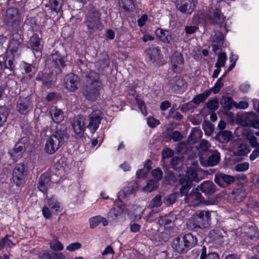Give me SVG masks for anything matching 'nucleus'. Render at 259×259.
Segmentation results:
<instances>
[{
    "mask_svg": "<svg viewBox=\"0 0 259 259\" xmlns=\"http://www.w3.org/2000/svg\"><path fill=\"white\" fill-rule=\"evenodd\" d=\"M219 180H222L227 185L231 184L234 181V179L233 177L224 174H220L218 176V178L215 179V182L219 185H221Z\"/></svg>",
    "mask_w": 259,
    "mask_h": 259,
    "instance_id": "34",
    "label": "nucleus"
},
{
    "mask_svg": "<svg viewBox=\"0 0 259 259\" xmlns=\"http://www.w3.org/2000/svg\"><path fill=\"white\" fill-rule=\"evenodd\" d=\"M225 20V17L219 9L214 11L212 18L211 19V23L214 24H223Z\"/></svg>",
    "mask_w": 259,
    "mask_h": 259,
    "instance_id": "32",
    "label": "nucleus"
},
{
    "mask_svg": "<svg viewBox=\"0 0 259 259\" xmlns=\"http://www.w3.org/2000/svg\"><path fill=\"white\" fill-rule=\"evenodd\" d=\"M236 103L232 98L228 97L225 100L224 105L226 109L230 110L233 107L235 108Z\"/></svg>",
    "mask_w": 259,
    "mask_h": 259,
    "instance_id": "52",
    "label": "nucleus"
},
{
    "mask_svg": "<svg viewBox=\"0 0 259 259\" xmlns=\"http://www.w3.org/2000/svg\"><path fill=\"white\" fill-rule=\"evenodd\" d=\"M67 135L66 127L62 124L57 125L55 130L46 142L45 152L49 154L55 153L64 144Z\"/></svg>",
    "mask_w": 259,
    "mask_h": 259,
    "instance_id": "1",
    "label": "nucleus"
},
{
    "mask_svg": "<svg viewBox=\"0 0 259 259\" xmlns=\"http://www.w3.org/2000/svg\"><path fill=\"white\" fill-rule=\"evenodd\" d=\"M220 160V154L216 151L208 157L207 160V164L209 166H213L217 165Z\"/></svg>",
    "mask_w": 259,
    "mask_h": 259,
    "instance_id": "31",
    "label": "nucleus"
},
{
    "mask_svg": "<svg viewBox=\"0 0 259 259\" xmlns=\"http://www.w3.org/2000/svg\"><path fill=\"white\" fill-rule=\"evenodd\" d=\"M221 194H217L214 197L208 199L205 204L207 205L217 204L221 200Z\"/></svg>",
    "mask_w": 259,
    "mask_h": 259,
    "instance_id": "50",
    "label": "nucleus"
},
{
    "mask_svg": "<svg viewBox=\"0 0 259 259\" xmlns=\"http://www.w3.org/2000/svg\"><path fill=\"white\" fill-rule=\"evenodd\" d=\"M235 108L238 109H246L249 106V103L247 101H241L239 103H236Z\"/></svg>",
    "mask_w": 259,
    "mask_h": 259,
    "instance_id": "63",
    "label": "nucleus"
},
{
    "mask_svg": "<svg viewBox=\"0 0 259 259\" xmlns=\"http://www.w3.org/2000/svg\"><path fill=\"white\" fill-rule=\"evenodd\" d=\"M248 140L249 141V143L251 146L255 148V149L259 148V143L257 141V140L255 137L254 136H250Z\"/></svg>",
    "mask_w": 259,
    "mask_h": 259,
    "instance_id": "64",
    "label": "nucleus"
},
{
    "mask_svg": "<svg viewBox=\"0 0 259 259\" xmlns=\"http://www.w3.org/2000/svg\"><path fill=\"white\" fill-rule=\"evenodd\" d=\"M102 112L100 110H94L87 119V128L92 134L95 133L99 127L102 119Z\"/></svg>",
    "mask_w": 259,
    "mask_h": 259,
    "instance_id": "5",
    "label": "nucleus"
},
{
    "mask_svg": "<svg viewBox=\"0 0 259 259\" xmlns=\"http://www.w3.org/2000/svg\"><path fill=\"white\" fill-rule=\"evenodd\" d=\"M177 9L181 12L191 14L194 10L193 0H176Z\"/></svg>",
    "mask_w": 259,
    "mask_h": 259,
    "instance_id": "13",
    "label": "nucleus"
},
{
    "mask_svg": "<svg viewBox=\"0 0 259 259\" xmlns=\"http://www.w3.org/2000/svg\"><path fill=\"white\" fill-rule=\"evenodd\" d=\"M137 189V183L135 182H131L118 193V197L123 198L131 194H134Z\"/></svg>",
    "mask_w": 259,
    "mask_h": 259,
    "instance_id": "21",
    "label": "nucleus"
},
{
    "mask_svg": "<svg viewBox=\"0 0 259 259\" xmlns=\"http://www.w3.org/2000/svg\"><path fill=\"white\" fill-rule=\"evenodd\" d=\"M170 88L174 92H180L186 87V82L180 77L175 76L169 83Z\"/></svg>",
    "mask_w": 259,
    "mask_h": 259,
    "instance_id": "15",
    "label": "nucleus"
},
{
    "mask_svg": "<svg viewBox=\"0 0 259 259\" xmlns=\"http://www.w3.org/2000/svg\"><path fill=\"white\" fill-rule=\"evenodd\" d=\"M196 188L197 190L201 191L206 195H212L217 190L216 186L211 181H209L203 182Z\"/></svg>",
    "mask_w": 259,
    "mask_h": 259,
    "instance_id": "14",
    "label": "nucleus"
},
{
    "mask_svg": "<svg viewBox=\"0 0 259 259\" xmlns=\"http://www.w3.org/2000/svg\"><path fill=\"white\" fill-rule=\"evenodd\" d=\"M250 151V148L249 145L246 144H241L238 148V154L240 155H244Z\"/></svg>",
    "mask_w": 259,
    "mask_h": 259,
    "instance_id": "48",
    "label": "nucleus"
},
{
    "mask_svg": "<svg viewBox=\"0 0 259 259\" xmlns=\"http://www.w3.org/2000/svg\"><path fill=\"white\" fill-rule=\"evenodd\" d=\"M210 222V213L208 211L199 210L194 213L187 223L191 228H207Z\"/></svg>",
    "mask_w": 259,
    "mask_h": 259,
    "instance_id": "3",
    "label": "nucleus"
},
{
    "mask_svg": "<svg viewBox=\"0 0 259 259\" xmlns=\"http://www.w3.org/2000/svg\"><path fill=\"white\" fill-rule=\"evenodd\" d=\"M182 239L188 249L193 247L197 242V238L191 233L186 234Z\"/></svg>",
    "mask_w": 259,
    "mask_h": 259,
    "instance_id": "27",
    "label": "nucleus"
},
{
    "mask_svg": "<svg viewBox=\"0 0 259 259\" xmlns=\"http://www.w3.org/2000/svg\"><path fill=\"white\" fill-rule=\"evenodd\" d=\"M16 57H11L6 55V59L5 62V66L10 70H13L14 68L13 60Z\"/></svg>",
    "mask_w": 259,
    "mask_h": 259,
    "instance_id": "54",
    "label": "nucleus"
},
{
    "mask_svg": "<svg viewBox=\"0 0 259 259\" xmlns=\"http://www.w3.org/2000/svg\"><path fill=\"white\" fill-rule=\"evenodd\" d=\"M207 107L210 110H217L219 107L218 102L215 100H209Z\"/></svg>",
    "mask_w": 259,
    "mask_h": 259,
    "instance_id": "59",
    "label": "nucleus"
},
{
    "mask_svg": "<svg viewBox=\"0 0 259 259\" xmlns=\"http://www.w3.org/2000/svg\"><path fill=\"white\" fill-rule=\"evenodd\" d=\"M101 15L100 11L95 8L91 9L88 11L84 24L90 33H93L99 28L101 25Z\"/></svg>",
    "mask_w": 259,
    "mask_h": 259,
    "instance_id": "4",
    "label": "nucleus"
},
{
    "mask_svg": "<svg viewBox=\"0 0 259 259\" xmlns=\"http://www.w3.org/2000/svg\"><path fill=\"white\" fill-rule=\"evenodd\" d=\"M119 5L123 9L128 10L132 5V0H119Z\"/></svg>",
    "mask_w": 259,
    "mask_h": 259,
    "instance_id": "58",
    "label": "nucleus"
},
{
    "mask_svg": "<svg viewBox=\"0 0 259 259\" xmlns=\"http://www.w3.org/2000/svg\"><path fill=\"white\" fill-rule=\"evenodd\" d=\"M38 256L39 259H53V252L46 250L39 252Z\"/></svg>",
    "mask_w": 259,
    "mask_h": 259,
    "instance_id": "56",
    "label": "nucleus"
},
{
    "mask_svg": "<svg viewBox=\"0 0 259 259\" xmlns=\"http://www.w3.org/2000/svg\"><path fill=\"white\" fill-rule=\"evenodd\" d=\"M177 198V195L175 193L171 194L166 196L163 200L164 204L166 205H170L175 203Z\"/></svg>",
    "mask_w": 259,
    "mask_h": 259,
    "instance_id": "53",
    "label": "nucleus"
},
{
    "mask_svg": "<svg viewBox=\"0 0 259 259\" xmlns=\"http://www.w3.org/2000/svg\"><path fill=\"white\" fill-rule=\"evenodd\" d=\"M51 9L52 11L58 13L61 11V5L58 0H50Z\"/></svg>",
    "mask_w": 259,
    "mask_h": 259,
    "instance_id": "49",
    "label": "nucleus"
},
{
    "mask_svg": "<svg viewBox=\"0 0 259 259\" xmlns=\"http://www.w3.org/2000/svg\"><path fill=\"white\" fill-rule=\"evenodd\" d=\"M155 34L162 41L166 43H169L172 39L171 35L168 31L161 28L156 30Z\"/></svg>",
    "mask_w": 259,
    "mask_h": 259,
    "instance_id": "25",
    "label": "nucleus"
},
{
    "mask_svg": "<svg viewBox=\"0 0 259 259\" xmlns=\"http://www.w3.org/2000/svg\"><path fill=\"white\" fill-rule=\"evenodd\" d=\"M158 186V182L153 180H150L148 182L147 185L143 188V191L147 192H151L155 190Z\"/></svg>",
    "mask_w": 259,
    "mask_h": 259,
    "instance_id": "40",
    "label": "nucleus"
},
{
    "mask_svg": "<svg viewBox=\"0 0 259 259\" xmlns=\"http://www.w3.org/2000/svg\"><path fill=\"white\" fill-rule=\"evenodd\" d=\"M224 35L219 32H216L212 38L213 50L219 49L223 45Z\"/></svg>",
    "mask_w": 259,
    "mask_h": 259,
    "instance_id": "26",
    "label": "nucleus"
},
{
    "mask_svg": "<svg viewBox=\"0 0 259 259\" xmlns=\"http://www.w3.org/2000/svg\"><path fill=\"white\" fill-rule=\"evenodd\" d=\"M151 168L150 166L147 165V163L145 164L143 168L137 171L136 175L137 178H140L146 177Z\"/></svg>",
    "mask_w": 259,
    "mask_h": 259,
    "instance_id": "46",
    "label": "nucleus"
},
{
    "mask_svg": "<svg viewBox=\"0 0 259 259\" xmlns=\"http://www.w3.org/2000/svg\"><path fill=\"white\" fill-rule=\"evenodd\" d=\"M49 113L52 120L55 123H60L64 120L63 112L61 109L57 108L56 106H52L50 108Z\"/></svg>",
    "mask_w": 259,
    "mask_h": 259,
    "instance_id": "19",
    "label": "nucleus"
},
{
    "mask_svg": "<svg viewBox=\"0 0 259 259\" xmlns=\"http://www.w3.org/2000/svg\"><path fill=\"white\" fill-rule=\"evenodd\" d=\"M12 245H13L12 241L7 237H5L0 240V249H3L6 246L10 247Z\"/></svg>",
    "mask_w": 259,
    "mask_h": 259,
    "instance_id": "60",
    "label": "nucleus"
},
{
    "mask_svg": "<svg viewBox=\"0 0 259 259\" xmlns=\"http://www.w3.org/2000/svg\"><path fill=\"white\" fill-rule=\"evenodd\" d=\"M26 176V171L24 164L23 163L17 164L12 172V180L17 186H20L25 183Z\"/></svg>",
    "mask_w": 259,
    "mask_h": 259,
    "instance_id": "6",
    "label": "nucleus"
},
{
    "mask_svg": "<svg viewBox=\"0 0 259 259\" xmlns=\"http://www.w3.org/2000/svg\"><path fill=\"white\" fill-rule=\"evenodd\" d=\"M72 127L74 133L78 135L81 136L85 131V126L83 118L79 116L74 118L72 122Z\"/></svg>",
    "mask_w": 259,
    "mask_h": 259,
    "instance_id": "16",
    "label": "nucleus"
},
{
    "mask_svg": "<svg viewBox=\"0 0 259 259\" xmlns=\"http://www.w3.org/2000/svg\"><path fill=\"white\" fill-rule=\"evenodd\" d=\"M89 79L90 84L87 87L83 95L88 100L94 101L99 95L102 83L99 80V75L95 72L90 73Z\"/></svg>",
    "mask_w": 259,
    "mask_h": 259,
    "instance_id": "2",
    "label": "nucleus"
},
{
    "mask_svg": "<svg viewBox=\"0 0 259 259\" xmlns=\"http://www.w3.org/2000/svg\"><path fill=\"white\" fill-rule=\"evenodd\" d=\"M32 109V104L29 99H20L16 105L17 111L22 115L27 114Z\"/></svg>",
    "mask_w": 259,
    "mask_h": 259,
    "instance_id": "11",
    "label": "nucleus"
},
{
    "mask_svg": "<svg viewBox=\"0 0 259 259\" xmlns=\"http://www.w3.org/2000/svg\"><path fill=\"white\" fill-rule=\"evenodd\" d=\"M6 23L8 26H17L19 25L21 18L17 9L11 8L6 11Z\"/></svg>",
    "mask_w": 259,
    "mask_h": 259,
    "instance_id": "7",
    "label": "nucleus"
},
{
    "mask_svg": "<svg viewBox=\"0 0 259 259\" xmlns=\"http://www.w3.org/2000/svg\"><path fill=\"white\" fill-rule=\"evenodd\" d=\"M218 136L225 142L230 141L233 137L232 134L229 131H222L218 133Z\"/></svg>",
    "mask_w": 259,
    "mask_h": 259,
    "instance_id": "38",
    "label": "nucleus"
},
{
    "mask_svg": "<svg viewBox=\"0 0 259 259\" xmlns=\"http://www.w3.org/2000/svg\"><path fill=\"white\" fill-rule=\"evenodd\" d=\"M185 181H189L191 183L192 181L197 180V174L193 168H189L186 172V178H183Z\"/></svg>",
    "mask_w": 259,
    "mask_h": 259,
    "instance_id": "36",
    "label": "nucleus"
},
{
    "mask_svg": "<svg viewBox=\"0 0 259 259\" xmlns=\"http://www.w3.org/2000/svg\"><path fill=\"white\" fill-rule=\"evenodd\" d=\"M52 59L58 68H61L64 66L65 62L62 57L55 54L52 56Z\"/></svg>",
    "mask_w": 259,
    "mask_h": 259,
    "instance_id": "44",
    "label": "nucleus"
},
{
    "mask_svg": "<svg viewBox=\"0 0 259 259\" xmlns=\"http://www.w3.org/2000/svg\"><path fill=\"white\" fill-rule=\"evenodd\" d=\"M211 145L210 143L204 139L200 141L199 149L201 151H210Z\"/></svg>",
    "mask_w": 259,
    "mask_h": 259,
    "instance_id": "42",
    "label": "nucleus"
},
{
    "mask_svg": "<svg viewBox=\"0 0 259 259\" xmlns=\"http://www.w3.org/2000/svg\"><path fill=\"white\" fill-rule=\"evenodd\" d=\"M233 197L237 201H242L246 196V193L242 190L238 189L233 193Z\"/></svg>",
    "mask_w": 259,
    "mask_h": 259,
    "instance_id": "43",
    "label": "nucleus"
},
{
    "mask_svg": "<svg viewBox=\"0 0 259 259\" xmlns=\"http://www.w3.org/2000/svg\"><path fill=\"white\" fill-rule=\"evenodd\" d=\"M23 68L25 71V75L24 78L26 80H29L36 71L35 67L31 64L24 63Z\"/></svg>",
    "mask_w": 259,
    "mask_h": 259,
    "instance_id": "29",
    "label": "nucleus"
},
{
    "mask_svg": "<svg viewBox=\"0 0 259 259\" xmlns=\"http://www.w3.org/2000/svg\"><path fill=\"white\" fill-rule=\"evenodd\" d=\"M227 60V55L225 52H221L218 55L217 62L215 64L217 68L224 67Z\"/></svg>",
    "mask_w": 259,
    "mask_h": 259,
    "instance_id": "39",
    "label": "nucleus"
},
{
    "mask_svg": "<svg viewBox=\"0 0 259 259\" xmlns=\"http://www.w3.org/2000/svg\"><path fill=\"white\" fill-rule=\"evenodd\" d=\"M161 198L160 195H156L151 201L149 207L151 208L158 207L161 205Z\"/></svg>",
    "mask_w": 259,
    "mask_h": 259,
    "instance_id": "47",
    "label": "nucleus"
},
{
    "mask_svg": "<svg viewBox=\"0 0 259 259\" xmlns=\"http://www.w3.org/2000/svg\"><path fill=\"white\" fill-rule=\"evenodd\" d=\"M8 114V109L5 107L0 106V127L6 122Z\"/></svg>",
    "mask_w": 259,
    "mask_h": 259,
    "instance_id": "37",
    "label": "nucleus"
},
{
    "mask_svg": "<svg viewBox=\"0 0 259 259\" xmlns=\"http://www.w3.org/2000/svg\"><path fill=\"white\" fill-rule=\"evenodd\" d=\"M148 61L151 63H158L162 58L160 50L158 47H150L146 51Z\"/></svg>",
    "mask_w": 259,
    "mask_h": 259,
    "instance_id": "12",
    "label": "nucleus"
},
{
    "mask_svg": "<svg viewBox=\"0 0 259 259\" xmlns=\"http://www.w3.org/2000/svg\"><path fill=\"white\" fill-rule=\"evenodd\" d=\"M173 154L174 151L169 148H166L162 151V156L164 159L170 157Z\"/></svg>",
    "mask_w": 259,
    "mask_h": 259,
    "instance_id": "62",
    "label": "nucleus"
},
{
    "mask_svg": "<svg viewBox=\"0 0 259 259\" xmlns=\"http://www.w3.org/2000/svg\"><path fill=\"white\" fill-rule=\"evenodd\" d=\"M47 204L50 208L55 212H58L60 210L61 207V203L59 202L57 198L55 196L48 198L47 199Z\"/></svg>",
    "mask_w": 259,
    "mask_h": 259,
    "instance_id": "30",
    "label": "nucleus"
},
{
    "mask_svg": "<svg viewBox=\"0 0 259 259\" xmlns=\"http://www.w3.org/2000/svg\"><path fill=\"white\" fill-rule=\"evenodd\" d=\"M50 247L54 251H61L64 248L63 245L58 239H55L51 242Z\"/></svg>",
    "mask_w": 259,
    "mask_h": 259,
    "instance_id": "41",
    "label": "nucleus"
},
{
    "mask_svg": "<svg viewBox=\"0 0 259 259\" xmlns=\"http://www.w3.org/2000/svg\"><path fill=\"white\" fill-rule=\"evenodd\" d=\"M210 94V91H205L203 93L197 95L192 100V102L195 104H199L204 102Z\"/></svg>",
    "mask_w": 259,
    "mask_h": 259,
    "instance_id": "33",
    "label": "nucleus"
},
{
    "mask_svg": "<svg viewBox=\"0 0 259 259\" xmlns=\"http://www.w3.org/2000/svg\"><path fill=\"white\" fill-rule=\"evenodd\" d=\"M50 179L48 175H42L39 178L37 187L43 193L47 192V188L50 185Z\"/></svg>",
    "mask_w": 259,
    "mask_h": 259,
    "instance_id": "24",
    "label": "nucleus"
},
{
    "mask_svg": "<svg viewBox=\"0 0 259 259\" xmlns=\"http://www.w3.org/2000/svg\"><path fill=\"white\" fill-rule=\"evenodd\" d=\"M198 191L197 188L192 189L191 193L185 198L186 203L193 206H197L202 204L203 202L204 198Z\"/></svg>",
    "mask_w": 259,
    "mask_h": 259,
    "instance_id": "8",
    "label": "nucleus"
},
{
    "mask_svg": "<svg viewBox=\"0 0 259 259\" xmlns=\"http://www.w3.org/2000/svg\"><path fill=\"white\" fill-rule=\"evenodd\" d=\"M171 69L174 72L179 73L181 71L183 67V58L182 55L180 53L175 54L172 57Z\"/></svg>",
    "mask_w": 259,
    "mask_h": 259,
    "instance_id": "18",
    "label": "nucleus"
},
{
    "mask_svg": "<svg viewBox=\"0 0 259 259\" xmlns=\"http://www.w3.org/2000/svg\"><path fill=\"white\" fill-rule=\"evenodd\" d=\"M223 85L222 77H221L217 80L214 86L212 87L210 90H208L207 91H210V93L212 92L214 94H217L219 92L221 89L223 87Z\"/></svg>",
    "mask_w": 259,
    "mask_h": 259,
    "instance_id": "45",
    "label": "nucleus"
},
{
    "mask_svg": "<svg viewBox=\"0 0 259 259\" xmlns=\"http://www.w3.org/2000/svg\"><path fill=\"white\" fill-rule=\"evenodd\" d=\"M180 183L182 185L180 189V193L182 195H186L191 188V183L189 181H185L183 178L180 180Z\"/></svg>",
    "mask_w": 259,
    "mask_h": 259,
    "instance_id": "35",
    "label": "nucleus"
},
{
    "mask_svg": "<svg viewBox=\"0 0 259 259\" xmlns=\"http://www.w3.org/2000/svg\"><path fill=\"white\" fill-rule=\"evenodd\" d=\"M125 209V205H114V206L110 209L108 212L107 217L111 221H115L124 212Z\"/></svg>",
    "mask_w": 259,
    "mask_h": 259,
    "instance_id": "20",
    "label": "nucleus"
},
{
    "mask_svg": "<svg viewBox=\"0 0 259 259\" xmlns=\"http://www.w3.org/2000/svg\"><path fill=\"white\" fill-rule=\"evenodd\" d=\"M249 167V164L248 162H243L237 164L235 167V169L237 171H244L248 170Z\"/></svg>",
    "mask_w": 259,
    "mask_h": 259,
    "instance_id": "55",
    "label": "nucleus"
},
{
    "mask_svg": "<svg viewBox=\"0 0 259 259\" xmlns=\"http://www.w3.org/2000/svg\"><path fill=\"white\" fill-rule=\"evenodd\" d=\"M246 124L255 128H259V118L254 113H251L246 118Z\"/></svg>",
    "mask_w": 259,
    "mask_h": 259,
    "instance_id": "28",
    "label": "nucleus"
},
{
    "mask_svg": "<svg viewBox=\"0 0 259 259\" xmlns=\"http://www.w3.org/2000/svg\"><path fill=\"white\" fill-rule=\"evenodd\" d=\"M79 78L74 74H67L64 79V88L69 92H74L78 89Z\"/></svg>",
    "mask_w": 259,
    "mask_h": 259,
    "instance_id": "9",
    "label": "nucleus"
},
{
    "mask_svg": "<svg viewBox=\"0 0 259 259\" xmlns=\"http://www.w3.org/2000/svg\"><path fill=\"white\" fill-rule=\"evenodd\" d=\"M148 125L151 127H154L158 125L160 122L158 120L155 119L153 117H149L147 120Z\"/></svg>",
    "mask_w": 259,
    "mask_h": 259,
    "instance_id": "61",
    "label": "nucleus"
},
{
    "mask_svg": "<svg viewBox=\"0 0 259 259\" xmlns=\"http://www.w3.org/2000/svg\"><path fill=\"white\" fill-rule=\"evenodd\" d=\"M101 223L104 226H106L108 224L107 219L101 215H96L89 219L90 227L91 229H94Z\"/></svg>",
    "mask_w": 259,
    "mask_h": 259,
    "instance_id": "23",
    "label": "nucleus"
},
{
    "mask_svg": "<svg viewBox=\"0 0 259 259\" xmlns=\"http://www.w3.org/2000/svg\"><path fill=\"white\" fill-rule=\"evenodd\" d=\"M172 248L179 253L186 252L188 250V248L184 243L182 238L178 237L174 240L172 243Z\"/></svg>",
    "mask_w": 259,
    "mask_h": 259,
    "instance_id": "22",
    "label": "nucleus"
},
{
    "mask_svg": "<svg viewBox=\"0 0 259 259\" xmlns=\"http://www.w3.org/2000/svg\"><path fill=\"white\" fill-rule=\"evenodd\" d=\"M28 48L33 51L41 52L42 45L41 44V39L38 34L34 33L30 38L28 42Z\"/></svg>",
    "mask_w": 259,
    "mask_h": 259,
    "instance_id": "17",
    "label": "nucleus"
},
{
    "mask_svg": "<svg viewBox=\"0 0 259 259\" xmlns=\"http://www.w3.org/2000/svg\"><path fill=\"white\" fill-rule=\"evenodd\" d=\"M81 244L79 242H73L69 244L66 247V249L69 251L73 252L80 249L81 247Z\"/></svg>",
    "mask_w": 259,
    "mask_h": 259,
    "instance_id": "57",
    "label": "nucleus"
},
{
    "mask_svg": "<svg viewBox=\"0 0 259 259\" xmlns=\"http://www.w3.org/2000/svg\"><path fill=\"white\" fill-rule=\"evenodd\" d=\"M21 44L22 40L20 39H11L6 51V55L11 57H17L20 54Z\"/></svg>",
    "mask_w": 259,
    "mask_h": 259,
    "instance_id": "10",
    "label": "nucleus"
},
{
    "mask_svg": "<svg viewBox=\"0 0 259 259\" xmlns=\"http://www.w3.org/2000/svg\"><path fill=\"white\" fill-rule=\"evenodd\" d=\"M136 101L138 105V108L140 110L144 116H146L147 113L146 111V106L144 102L138 97L136 98Z\"/></svg>",
    "mask_w": 259,
    "mask_h": 259,
    "instance_id": "51",
    "label": "nucleus"
}]
</instances>
